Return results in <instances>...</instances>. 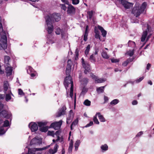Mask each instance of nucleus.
I'll use <instances>...</instances> for the list:
<instances>
[{"label": "nucleus", "mask_w": 154, "mask_h": 154, "mask_svg": "<svg viewBox=\"0 0 154 154\" xmlns=\"http://www.w3.org/2000/svg\"><path fill=\"white\" fill-rule=\"evenodd\" d=\"M72 61L71 60L69 59L68 61L67 64L66 66V74L67 76L65 78L64 85L66 89L68 87L69 85L71 83L73 82L71 79V77L70 76V72L71 69Z\"/></svg>", "instance_id": "f257e3e1"}, {"label": "nucleus", "mask_w": 154, "mask_h": 154, "mask_svg": "<svg viewBox=\"0 0 154 154\" xmlns=\"http://www.w3.org/2000/svg\"><path fill=\"white\" fill-rule=\"evenodd\" d=\"M147 5L146 2H143L141 6H140L139 4H135L132 11V13L134 14L136 17H138L145 9Z\"/></svg>", "instance_id": "f03ea898"}, {"label": "nucleus", "mask_w": 154, "mask_h": 154, "mask_svg": "<svg viewBox=\"0 0 154 154\" xmlns=\"http://www.w3.org/2000/svg\"><path fill=\"white\" fill-rule=\"evenodd\" d=\"M61 19L60 14L54 13L52 14L48 15L45 17V20L48 23L49 21L54 23V22H58Z\"/></svg>", "instance_id": "7ed1b4c3"}, {"label": "nucleus", "mask_w": 154, "mask_h": 154, "mask_svg": "<svg viewBox=\"0 0 154 154\" xmlns=\"http://www.w3.org/2000/svg\"><path fill=\"white\" fill-rule=\"evenodd\" d=\"M62 123V120L59 122H55L52 123L50 126V128H53L55 130H58L60 128Z\"/></svg>", "instance_id": "20e7f679"}, {"label": "nucleus", "mask_w": 154, "mask_h": 154, "mask_svg": "<svg viewBox=\"0 0 154 154\" xmlns=\"http://www.w3.org/2000/svg\"><path fill=\"white\" fill-rule=\"evenodd\" d=\"M0 115L1 117L8 119L12 116L11 113L8 112L6 110H3L0 112Z\"/></svg>", "instance_id": "39448f33"}, {"label": "nucleus", "mask_w": 154, "mask_h": 154, "mask_svg": "<svg viewBox=\"0 0 154 154\" xmlns=\"http://www.w3.org/2000/svg\"><path fill=\"white\" fill-rule=\"evenodd\" d=\"M121 3L122 5L126 9H130L133 7V4L131 3H130L125 0H121Z\"/></svg>", "instance_id": "423d86ee"}, {"label": "nucleus", "mask_w": 154, "mask_h": 154, "mask_svg": "<svg viewBox=\"0 0 154 154\" xmlns=\"http://www.w3.org/2000/svg\"><path fill=\"white\" fill-rule=\"evenodd\" d=\"M69 6L67 8V14L70 15H72L75 14V8L71 4L68 5Z\"/></svg>", "instance_id": "0eeeda50"}, {"label": "nucleus", "mask_w": 154, "mask_h": 154, "mask_svg": "<svg viewBox=\"0 0 154 154\" xmlns=\"http://www.w3.org/2000/svg\"><path fill=\"white\" fill-rule=\"evenodd\" d=\"M29 127L32 132L36 131L38 128V125L37 124L34 122H31L30 123L29 125Z\"/></svg>", "instance_id": "6e6552de"}, {"label": "nucleus", "mask_w": 154, "mask_h": 154, "mask_svg": "<svg viewBox=\"0 0 154 154\" xmlns=\"http://www.w3.org/2000/svg\"><path fill=\"white\" fill-rule=\"evenodd\" d=\"M46 23L48 26L47 31L48 34H51L52 33L54 30V26L53 23L49 21V23H48L46 20H45Z\"/></svg>", "instance_id": "1a4fd4ad"}, {"label": "nucleus", "mask_w": 154, "mask_h": 154, "mask_svg": "<svg viewBox=\"0 0 154 154\" xmlns=\"http://www.w3.org/2000/svg\"><path fill=\"white\" fill-rule=\"evenodd\" d=\"M82 65L83 68L85 69L84 71V73L87 74L88 73L91 71V68L90 64L88 63H87L85 64H83Z\"/></svg>", "instance_id": "9d476101"}, {"label": "nucleus", "mask_w": 154, "mask_h": 154, "mask_svg": "<svg viewBox=\"0 0 154 154\" xmlns=\"http://www.w3.org/2000/svg\"><path fill=\"white\" fill-rule=\"evenodd\" d=\"M1 38L4 40L3 41V44L1 45V47L4 49H6L7 48V37L6 35L2 36Z\"/></svg>", "instance_id": "9b49d317"}, {"label": "nucleus", "mask_w": 154, "mask_h": 154, "mask_svg": "<svg viewBox=\"0 0 154 154\" xmlns=\"http://www.w3.org/2000/svg\"><path fill=\"white\" fill-rule=\"evenodd\" d=\"M66 108L65 106L62 107L59 110L56 115L57 117H59L62 115H64L65 114V110Z\"/></svg>", "instance_id": "f8f14e48"}, {"label": "nucleus", "mask_w": 154, "mask_h": 154, "mask_svg": "<svg viewBox=\"0 0 154 154\" xmlns=\"http://www.w3.org/2000/svg\"><path fill=\"white\" fill-rule=\"evenodd\" d=\"M6 73L7 76H10L12 75L13 71L12 67L11 66H8L5 68Z\"/></svg>", "instance_id": "ddd939ff"}, {"label": "nucleus", "mask_w": 154, "mask_h": 154, "mask_svg": "<svg viewBox=\"0 0 154 154\" xmlns=\"http://www.w3.org/2000/svg\"><path fill=\"white\" fill-rule=\"evenodd\" d=\"M88 26L87 25L86 26L85 32V34L84 35V40L85 41H86L88 39Z\"/></svg>", "instance_id": "4468645a"}, {"label": "nucleus", "mask_w": 154, "mask_h": 154, "mask_svg": "<svg viewBox=\"0 0 154 154\" xmlns=\"http://www.w3.org/2000/svg\"><path fill=\"white\" fill-rule=\"evenodd\" d=\"M37 137H35V138L32 139L30 143V144L31 145H32L33 144H37L38 143V139L37 138Z\"/></svg>", "instance_id": "2eb2a0df"}, {"label": "nucleus", "mask_w": 154, "mask_h": 154, "mask_svg": "<svg viewBox=\"0 0 154 154\" xmlns=\"http://www.w3.org/2000/svg\"><path fill=\"white\" fill-rule=\"evenodd\" d=\"M147 30H146L144 31L143 33L142 37L141 38V41L142 42H144L147 36Z\"/></svg>", "instance_id": "dca6fc26"}, {"label": "nucleus", "mask_w": 154, "mask_h": 154, "mask_svg": "<svg viewBox=\"0 0 154 154\" xmlns=\"http://www.w3.org/2000/svg\"><path fill=\"white\" fill-rule=\"evenodd\" d=\"M96 115H97L98 118L101 122H104L105 121V119L103 117V116L101 115L100 112H97L96 113Z\"/></svg>", "instance_id": "f3484780"}, {"label": "nucleus", "mask_w": 154, "mask_h": 154, "mask_svg": "<svg viewBox=\"0 0 154 154\" xmlns=\"http://www.w3.org/2000/svg\"><path fill=\"white\" fill-rule=\"evenodd\" d=\"M89 60L91 62L94 63L96 61V58L94 54H92L90 55L89 58Z\"/></svg>", "instance_id": "a211bd4d"}, {"label": "nucleus", "mask_w": 154, "mask_h": 154, "mask_svg": "<svg viewBox=\"0 0 154 154\" xmlns=\"http://www.w3.org/2000/svg\"><path fill=\"white\" fill-rule=\"evenodd\" d=\"M8 84L7 81H5L4 82L3 87L4 88V92L5 93L8 89Z\"/></svg>", "instance_id": "6ab92c4d"}, {"label": "nucleus", "mask_w": 154, "mask_h": 154, "mask_svg": "<svg viewBox=\"0 0 154 154\" xmlns=\"http://www.w3.org/2000/svg\"><path fill=\"white\" fill-rule=\"evenodd\" d=\"M90 48L91 45L89 44L88 45L87 47H86V50L85 51V54L86 57L88 56V55L90 51Z\"/></svg>", "instance_id": "aec40b11"}, {"label": "nucleus", "mask_w": 154, "mask_h": 154, "mask_svg": "<svg viewBox=\"0 0 154 154\" xmlns=\"http://www.w3.org/2000/svg\"><path fill=\"white\" fill-rule=\"evenodd\" d=\"M94 32L95 33V37L96 38H99L100 40V35L99 34V32L97 29H95Z\"/></svg>", "instance_id": "412c9836"}, {"label": "nucleus", "mask_w": 154, "mask_h": 154, "mask_svg": "<svg viewBox=\"0 0 154 154\" xmlns=\"http://www.w3.org/2000/svg\"><path fill=\"white\" fill-rule=\"evenodd\" d=\"M70 84H71V87L70 89L69 95L71 98H72L73 96V82H72Z\"/></svg>", "instance_id": "4be33fe9"}, {"label": "nucleus", "mask_w": 154, "mask_h": 154, "mask_svg": "<svg viewBox=\"0 0 154 154\" xmlns=\"http://www.w3.org/2000/svg\"><path fill=\"white\" fill-rule=\"evenodd\" d=\"M10 94H6L5 100L6 101H9L11 99V96L10 94L11 95H13V94L11 93V91H10Z\"/></svg>", "instance_id": "5701e85b"}, {"label": "nucleus", "mask_w": 154, "mask_h": 154, "mask_svg": "<svg viewBox=\"0 0 154 154\" xmlns=\"http://www.w3.org/2000/svg\"><path fill=\"white\" fill-rule=\"evenodd\" d=\"M73 140H72L69 143V145L68 149V151L69 152H72V148L73 147Z\"/></svg>", "instance_id": "b1692460"}, {"label": "nucleus", "mask_w": 154, "mask_h": 154, "mask_svg": "<svg viewBox=\"0 0 154 154\" xmlns=\"http://www.w3.org/2000/svg\"><path fill=\"white\" fill-rule=\"evenodd\" d=\"M80 143V141L79 140H77L75 143L74 146L75 147V150L77 151L78 149Z\"/></svg>", "instance_id": "393cba45"}, {"label": "nucleus", "mask_w": 154, "mask_h": 154, "mask_svg": "<svg viewBox=\"0 0 154 154\" xmlns=\"http://www.w3.org/2000/svg\"><path fill=\"white\" fill-rule=\"evenodd\" d=\"M105 81V80L103 78L97 79L95 80V82L96 83H103Z\"/></svg>", "instance_id": "a878e982"}, {"label": "nucleus", "mask_w": 154, "mask_h": 154, "mask_svg": "<svg viewBox=\"0 0 154 154\" xmlns=\"http://www.w3.org/2000/svg\"><path fill=\"white\" fill-rule=\"evenodd\" d=\"M80 82L83 84H87L88 82V79L87 78H84L80 80Z\"/></svg>", "instance_id": "bb28decb"}, {"label": "nucleus", "mask_w": 154, "mask_h": 154, "mask_svg": "<svg viewBox=\"0 0 154 154\" xmlns=\"http://www.w3.org/2000/svg\"><path fill=\"white\" fill-rule=\"evenodd\" d=\"M48 129V126H43L39 128V130L42 132H46Z\"/></svg>", "instance_id": "cd10ccee"}, {"label": "nucleus", "mask_w": 154, "mask_h": 154, "mask_svg": "<svg viewBox=\"0 0 154 154\" xmlns=\"http://www.w3.org/2000/svg\"><path fill=\"white\" fill-rule=\"evenodd\" d=\"M102 57L105 59H108L109 58V56L107 55L106 52L103 51L101 54Z\"/></svg>", "instance_id": "c85d7f7f"}, {"label": "nucleus", "mask_w": 154, "mask_h": 154, "mask_svg": "<svg viewBox=\"0 0 154 154\" xmlns=\"http://www.w3.org/2000/svg\"><path fill=\"white\" fill-rule=\"evenodd\" d=\"M10 59V57L8 56H5L4 57V62L5 63L9 65L8 63Z\"/></svg>", "instance_id": "c756f323"}, {"label": "nucleus", "mask_w": 154, "mask_h": 154, "mask_svg": "<svg viewBox=\"0 0 154 154\" xmlns=\"http://www.w3.org/2000/svg\"><path fill=\"white\" fill-rule=\"evenodd\" d=\"M38 126L40 128L44 126L47 125V122H38Z\"/></svg>", "instance_id": "7c9ffc66"}, {"label": "nucleus", "mask_w": 154, "mask_h": 154, "mask_svg": "<svg viewBox=\"0 0 154 154\" xmlns=\"http://www.w3.org/2000/svg\"><path fill=\"white\" fill-rule=\"evenodd\" d=\"M83 104L85 106H89L91 105V102L88 99H86L84 101Z\"/></svg>", "instance_id": "2f4dec72"}, {"label": "nucleus", "mask_w": 154, "mask_h": 154, "mask_svg": "<svg viewBox=\"0 0 154 154\" xmlns=\"http://www.w3.org/2000/svg\"><path fill=\"white\" fill-rule=\"evenodd\" d=\"M104 86H102L100 87L97 89V92L99 93H103L104 91Z\"/></svg>", "instance_id": "473e14b6"}, {"label": "nucleus", "mask_w": 154, "mask_h": 154, "mask_svg": "<svg viewBox=\"0 0 154 154\" xmlns=\"http://www.w3.org/2000/svg\"><path fill=\"white\" fill-rule=\"evenodd\" d=\"M88 89L85 88L83 87L82 89V91L81 93V95H85L88 91Z\"/></svg>", "instance_id": "72a5a7b5"}, {"label": "nucleus", "mask_w": 154, "mask_h": 154, "mask_svg": "<svg viewBox=\"0 0 154 154\" xmlns=\"http://www.w3.org/2000/svg\"><path fill=\"white\" fill-rule=\"evenodd\" d=\"M10 126V123L8 120H5L4 122V124L3 125V127H7Z\"/></svg>", "instance_id": "f704fd0d"}, {"label": "nucleus", "mask_w": 154, "mask_h": 154, "mask_svg": "<svg viewBox=\"0 0 154 154\" xmlns=\"http://www.w3.org/2000/svg\"><path fill=\"white\" fill-rule=\"evenodd\" d=\"M119 102V100L118 99H114L112 100L111 102L110 103V104L111 105H115L117 104Z\"/></svg>", "instance_id": "c9c22d12"}, {"label": "nucleus", "mask_w": 154, "mask_h": 154, "mask_svg": "<svg viewBox=\"0 0 154 154\" xmlns=\"http://www.w3.org/2000/svg\"><path fill=\"white\" fill-rule=\"evenodd\" d=\"M101 148L102 150L106 151L108 150V146L106 144H105L103 145H102Z\"/></svg>", "instance_id": "e433bc0d"}, {"label": "nucleus", "mask_w": 154, "mask_h": 154, "mask_svg": "<svg viewBox=\"0 0 154 154\" xmlns=\"http://www.w3.org/2000/svg\"><path fill=\"white\" fill-rule=\"evenodd\" d=\"M87 14L88 15V17L90 20L92 18L93 15V11H89L87 12Z\"/></svg>", "instance_id": "4c0bfd02"}, {"label": "nucleus", "mask_w": 154, "mask_h": 154, "mask_svg": "<svg viewBox=\"0 0 154 154\" xmlns=\"http://www.w3.org/2000/svg\"><path fill=\"white\" fill-rule=\"evenodd\" d=\"M72 120V118L71 116L68 117L66 119V123L69 124L71 122Z\"/></svg>", "instance_id": "58836bf2"}, {"label": "nucleus", "mask_w": 154, "mask_h": 154, "mask_svg": "<svg viewBox=\"0 0 154 154\" xmlns=\"http://www.w3.org/2000/svg\"><path fill=\"white\" fill-rule=\"evenodd\" d=\"M79 51L77 48L75 51V60H77L78 59V56H79Z\"/></svg>", "instance_id": "ea45409f"}, {"label": "nucleus", "mask_w": 154, "mask_h": 154, "mask_svg": "<svg viewBox=\"0 0 154 154\" xmlns=\"http://www.w3.org/2000/svg\"><path fill=\"white\" fill-rule=\"evenodd\" d=\"M58 147V145L57 143H56L54 147L53 150L54 151V152L53 153H55L57 152V149Z\"/></svg>", "instance_id": "a19ab883"}, {"label": "nucleus", "mask_w": 154, "mask_h": 154, "mask_svg": "<svg viewBox=\"0 0 154 154\" xmlns=\"http://www.w3.org/2000/svg\"><path fill=\"white\" fill-rule=\"evenodd\" d=\"M62 31L63 30L60 29V28H58L56 29L55 33L57 35H60Z\"/></svg>", "instance_id": "79ce46f5"}, {"label": "nucleus", "mask_w": 154, "mask_h": 154, "mask_svg": "<svg viewBox=\"0 0 154 154\" xmlns=\"http://www.w3.org/2000/svg\"><path fill=\"white\" fill-rule=\"evenodd\" d=\"M65 4H61L60 5V7L63 10L66 11V7L65 5Z\"/></svg>", "instance_id": "37998d69"}, {"label": "nucleus", "mask_w": 154, "mask_h": 154, "mask_svg": "<svg viewBox=\"0 0 154 154\" xmlns=\"http://www.w3.org/2000/svg\"><path fill=\"white\" fill-rule=\"evenodd\" d=\"M93 121L95 123H96L97 124H99V122L98 121L97 119V118L96 116H94V117Z\"/></svg>", "instance_id": "c03bdc74"}, {"label": "nucleus", "mask_w": 154, "mask_h": 154, "mask_svg": "<svg viewBox=\"0 0 154 154\" xmlns=\"http://www.w3.org/2000/svg\"><path fill=\"white\" fill-rule=\"evenodd\" d=\"M48 147L46 146L42 148H35V150L37 151H41V150H44L48 148Z\"/></svg>", "instance_id": "a18cd8bd"}, {"label": "nucleus", "mask_w": 154, "mask_h": 154, "mask_svg": "<svg viewBox=\"0 0 154 154\" xmlns=\"http://www.w3.org/2000/svg\"><path fill=\"white\" fill-rule=\"evenodd\" d=\"M78 122V119H75L72 122L71 125H74V126H75L76 125H77Z\"/></svg>", "instance_id": "49530a36"}, {"label": "nucleus", "mask_w": 154, "mask_h": 154, "mask_svg": "<svg viewBox=\"0 0 154 154\" xmlns=\"http://www.w3.org/2000/svg\"><path fill=\"white\" fill-rule=\"evenodd\" d=\"M5 132V131L4 130L3 128H0V135L4 134Z\"/></svg>", "instance_id": "de8ad7c7"}, {"label": "nucleus", "mask_w": 154, "mask_h": 154, "mask_svg": "<svg viewBox=\"0 0 154 154\" xmlns=\"http://www.w3.org/2000/svg\"><path fill=\"white\" fill-rule=\"evenodd\" d=\"M18 91L19 94L21 95H24V93H23V90L21 89H18Z\"/></svg>", "instance_id": "09e8293b"}, {"label": "nucleus", "mask_w": 154, "mask_h": 154, "mask_svg": "<svg viewBox=\"0 0 154 154\" xmlns=\"http://www.w3.org/2000/svg\"><path fill=\"white\" fill-rule=\"evenodd\" d=\"M48 135L53 136L54 134V131H48Z\"/></svg>", "instance_id": "8fccbe9b"}, {"label": "nucleus", "mask_w": 154, "mask_h": 154, "mask_svg": "<svg viewBox=\"0 0 154 154\" xmlns=\"http://www.w3.org/2000/svg\"><path fill=\"white\" fill-rule=\"evenodd\" d=\"M79 2V0H72V3L73 5H77Z\"/></svg>", "instance_id": "3c124183"}, {"label": "nucleus", "mask_w": 154, "mask_h": 154, "mask_svg": "<svg viewBox=\"0 0 154 154\" xmlns=\"http://www.w3.org/2000/svg\"><path fill=\"white\" fill-rule=\"evenodd\" d=\"M111 61L112 63H116L118 62L119 61V60L117 59H115L114 58H112L111 59Z\"/></svg>", "instance_id": "603ef678"}, {"label": "nucleus", "mask_w": 154, "mask_h": 154, "mask_svg": "<svg viewBox=\"0 0 154 154\" xmlns=\"http://www.w3.org/2000/svg\"><path fill=\"white\" fill-rule=\"evenodd\" d=\"M129 63V61L128 60H126L123 63L122 65L124 66H126Z\"/></svg>", "instance_id": "864d4df0"}, {"label": "nucleus", "mask_w": 154, "mask_h": 154, "mask_svg": "<svg viewBox=\"0 0 154 154\" xmlns=\"http://www.w3.org/2000/svg\"><path fill=\"white\" fill-rule=\"evenodd\" d=\"M102 33V35L103 36V37H105L106 36V35L107 33L106 31L104 29L101 32Z\"/></svg>", "instance_id": "5fc2aeb1"}, {"label": "nucleus", "mask_w": 154, "mask_h": 154, "mask_svg": "<svg viewBox=\"0 0 154 154\" xmlns=\"http://www.w3.org/2000/svg\"><path fill=\"white\" fill-rule=\"evenodd\" d=\"M93 124V122L92 121H91L90 123L87 124L85 126V127H88L92 126Z\"/></svg>", "instance_id": "6e6d98bb"}, {"label": "nucleus", "mask_w": 154, "mask_h": 154, "mask_svg": "<svg viewBox=\"0 0 154 154\" xmlns=\"http://www.w3.org/2000/svg\"><path fill=\"white\" fill-rule=\"evenodd\" d=\"M62 2L66 5H69V3L68 0H61Z\"/></svg>", "instance_id": "4d7b16f0"}, {"label": "nucleus", "mask_w": 154, "mask_h": 154, "mask_svg": "<svg viewBox=\"0 0 154 154\" xmlns=\"http://www.w3.org/2000/svg\"><path fill=\"white\" fill-rule=\"evenodd\" d=\"M91 77L92 78V79H95V80L96 79H97V77L95 75H94L93 73H92L91 75Z\"/></svg>", "instance_id": "13d9d810"}, {"label": "nucleus", "mask_w": 154, "mask_h": 154, "mask_svg": "<svg viewBox=\"0 0 154 154\" xmlns=\"http://www.w3.org/2000/svg\"><path fill=\"white\" fill-rule=\"evenodd\" d=\"M144 79L143 77H140L139 78V79H137L136 80V82H140L141 81H142Z\"/></svg>", "instance_id": "bf43d9fd"}, {"label": "nucleus", "mask_w": 154, "mask_h": 154, "mask_svg": "<svg viewBox=\"0 0 154 154\" xmlns=\"http://www.w3.org/2000/svg\"><path fill=\"white\" fill-rule=\"evenodd\" d=\"M143 134V131H140L138 133V134L136 135V137H138L140 136L141 135Z\"/></svg>", "instance_id": "052dcab7"}, {"label": "nucleus", "mask_w": 154, "mask_h": 154, "mask_svg": "<svg viewBox=\"0 0 154 154\" xmlns=\"http://www.w3.org/2000/svg\"><path fill=\"white\" fill-rule=\"evenodd\" d=\"M134 54V52L133 51H130L128 53V54L130 57L132 56Z\"/></svg>", "instance_id": "680f3d73"}, {"label": "nucleus", "mask_w": 154, "mask_h": 154, "mask_svg": "<svg viewBox=\"0 0 154 154\" xmlns=\"http://www.w3.org/2000/svg\"><path fill=\"white\" fill-rule=\"evenodd\" d=\"M138 103V102L136 100H133L132 102V104L133 105H137Z\"/></svg>", "instance_id": "e2e57ef3"}, {"label": "nucleus", "mask_w": 154, "mask_h": 154, "mask_svg": "<svg viewBox=\"0 0 154 154\" xmlns=\"http://www.w3.org/2000/svg\"><path fill=\"white\" fill-rule=\"evenodd\" d=\"M98 28L100 30L101 32L104 30V29L102 27L100 26H98Z\"/></svg>", "instance_id": "0e129e2a"}, {"label": "nucleus", "mask_w": 154, "mask_h": 154, "mask_svg": "<svg viewBox=\"0 0 154 154\" xmlns=\"http://www.w3.org/2000/svg\"><path fill=\"white\" fill-rule=\"evenodd\" d=\"M151 66V65L149 63H148V64H147V66H146V69L147 70H149L150 67Z\"/></svg>", "instance_id": "69168bd1"}, {"label": "nucleus", "mask_w": 154, "mask_h": 154, "mask_svg": "<svg viewBox=\"0 0 154 154\" xmlns=\"http://www.w3.org/2000/svg\"><path fill=\"white\" fill-rule=\"evenodd\" d=\"M4 107V105L1 103L0 102V112L3 109Z\"/></svg>", "instance_id": "338daca9"}, {"label": "nucleus", "mask_w": 154, "mask_h": 154, "mask_svg": "<svg viewBox=\"0 0 154 154\" xmlns=\"http://www.w3.org/2000/svg\"><path fill=\"white\" fill-rule=\"evenodd\" d=\"M54 152V150L52 149H51L49 150V152L50 154H54L55 153H53Z\"/></svg>", "instance_id": "774afa93"}]
</instances>
